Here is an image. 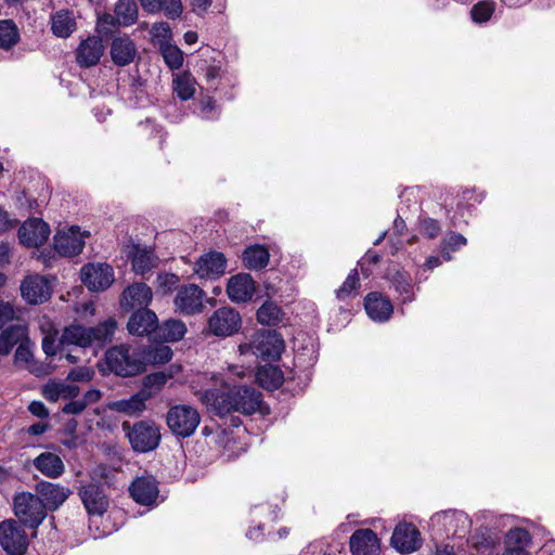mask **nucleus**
Listing matches in <instances>:
<instances>
[{"label":"nucleus","mask_w":555,"mask_h":555,"mask_svg":"<svg viewBox=\"0 0 555 555\" xmlns=\"http://www.w3.org/2000/svg\"><path fill=\"white\" fill-rule=\"evenodd\" d=\"M247 371L242 366H229L227 372L212 374L210 379L215 388L207 389L202 401L218 415H225L232 411L250 415L261 410V393L254 387L236 385V378L243 379Z\"/></svg>","instance_id":"f257e3e1"},{"label":"nucleus","mask_w":555,"mask_h":555,"mask_svg":"<svg viewBox=\"0 0 555 555\" xmlns=\"http://www.w3.org/2000/svg\"><path fill=\"white\" fill-rule=\"evenodd\" d=\"M116 325V321L113 318L92 327H86L81 324H70L63 330L60 344L66 346L75 345L81 348L91 346L103 347L112 340Z\"/></svg>","instance_id":"f03ea898"},{"label":"nucleus","mask_w":555,"mask_h":555,"mask_svg":"<svg viewBox=\"0 0 555 555\" xmlns=\"http://www.w3.org/2000/svg\"><path fill=\"white\" fill-rule=\"evenodd\" d=\"M241 354L251 352L263 361H275L284 350L282 336L272 330L257 332L249 344L238 346Z\"/></svg>","instance_id":"7ed1b4c3"},{"label":"nucleus","mask_w":555,"mask_h":555,"mask_svg":"<svg viewBox=\"0 0 555 555\" xmlns=\"http://www.w3.org/2000/svg\"><path fill=\"white\" fill-rule=\"evenodd\" d=\"M122 430L127 434L133 450L137 452H149L159 444V428L151 421H140L132 426L129 422H124Z\"/></svg>","instance_id":"20e7f679"},{"label":"nucleus","mask_w":555,"mask_h":555,"mask_svg":"<svg viewBox=\"0 0 555 555\" xmlns=\"http://www.w3.org/2000/svg\"><path fill=\"white\" fill-rule=\"evenodd\" d=\"M166 422L171 433L180 438L191 437L201 423L198 411L189 404H177L169 409Z\"/></svg>","instance_id":"39448f33"},{"label":"nucleus","mask_w":555,"mask_h":555,"mask_svg":"<svg viewBox=\"0 0 555 555\" xmlns=\"http://www.w3.org/2000/svg\"><path fill=\"white\" fill-rule=\"evenodd\" d=\"M105 359L108 369L116 375L133 376L143 369L141 357L134 351L131 352L130 348L125 345L107 350Z\"/></svg>","instance_id":"423d86ee"},{"label":"nucleus","mask_w":555,"mask_h":555,"mask_svg":"<svg viewBox=\"0 0 555 555\" xmlns=\"http://www.w3.org/2000/svg\"><path fill=\"white\" fill-rule=\"evenodd\" d=\"M14 512L18 520L30 528L39 526L46 518L47 509L38 494L22 492L14 498Z\"/></svg>","instance_id":"0eeeda50"},{"label":"nucleus","mask_w":555,"mask_h":555,"mask_svg":"<svg viewBox=\"0 0 555 555\" xmlns=\"http://www.w3.org/2000/svg\"><path fill=\"white\" fill-rule=\"evenodd\" d=\"M138 18V7L134 0H118L114 7V13H104L98 18L100 31L108 33L111 28L129 26Z\"/></svg>","instance_id":"6e6552de"},{"label":"nucleus","mask_w":555,"mask_h":555,"mask_svg":"<svg viewBox=\"0 0 555 555\" xmlns=\"http://www.w3.org/2000/svg\"><path fill=\"white\" fill-rule=\"evenodd\" d=\"M470 520L464 512L444 511L436 513L430 518L433 529L444 532L447 535L464 538L470 529Z\"/></svg>","instance_id":"1a4fd4ad"},{"label":"nucleus","mask_w":555,"mask_h":555,"mask_svg":"<svg viewBox=\"0 0 555 555\" xmlns=\"http://www.w3.org/2000/svg\"><path fill=\"white\" fill-rule=\"evenodd\" d=\"M208 331L217 337H229L237 333L242 326L238 311L232 307H221L209 317Z\"/></svg>","instance_id":"9d476101"},{"label":"nucleus","mask_w":555,"mask_h":555,"mask_svg":"<svg viewBox=\"0 0 555 555\" xmlns=\"http://www.w3.org/2000/svg\"><path fill=\"white\" fill-rule=\"evenodd\" d=\"M205 292L195 284L181 286L173 299L176 309L185 315L201 313L204 309Z\"/></svg>","instance_id":"9b49d317"},{"label":"nucleus","mask_w":555,"mask_h":555,"mask_svg":"<svg viewBox=\"0 0 555 555\" xmlns=\"http://www.w3.org/2000/svg\"><path fill=\"white\" fill-rule=\"evenodd\" d=\"M81 280L90 291L102 292L114 282V271L107 263H88L81 269Z\"/></svg>","instance_id":"f8f14e48"},{"label":"nucleus","mask_w":555,"mask_h":555,"mask_svg":"<svg viewBox=\"0 0 555 555\" xmlns=\"http://www.w3.org/2000/svg\"><path fill=\"white\" fill-rule=\"evenodd\" d=\"M0 543L9 554L18 555L26 551L28 539L21 525L7 520L0 525Z\"/></svg>","instance_id":"ddd939ff"},{"label":"nucleus","mask_w":555,"mask_h":555,"mask_svg":"<svg viewBox=\"0 0 555 555\" xmlns=\"http://www.w3.org/2000/svg\"><path fill=\"white\" fill-rule=\"evenodd\" d=\"M50 282L42 275H27L21 283V295L29 305H40L51 296Z\"/></svg>","instance_id":"4468645a"},{"label":"nucleus","mask_w":555,"mask_h":555,"mask_svg":"<svg viewBox=\"0 0 555 555\" xmlns=\"http://www.w3.org/2000/svg\"><path fill=\"white\" fill-rule=\"evenodd\" d=\"M124 254L131 261L132 270L137 274H144L156 268L158 258L154 250L147 246H142L133 242H129L122 247Z\"/></svg>","instance_id":"2eb2a0df"},{"label":"nucleus","mask_w":555,"mask_h":555,"mask_svg":"<svg viewBox=\"0 0 555 555\" xmlns=\"http://www.w3.org/2000/svg\"><path fill=\"white\" fill-rule=\"evenodd\" d=\"M131 498L139 504L153 505L159 494L158 482L151 474L137 476L129 487Z\"/></svg>","instance_id":"dca6fc26"},{"label":"nucleus","mask_w":555,"mask_h":555,"mask_svg":"<svg viewBox=\"0 0 555 555\" xmlns=\"http://www.w3.org/2000/svg\"><path fill=\"white\" fill-rule=\"evenodd\" d=\"M193 270L199 279L216 280L224 274L227 259L219 251H209L199 257L194 263Z\"/></svg>","instance_id":"f3484780"},{"label":"nucleus","mask_w":555,"mask_h":555,"mask_svg":"<svg viewBox=\"0 0 555 555\" xmlns=\"http://www.w3.org/2000/svg\"><path fill=\"white\" fill-rule=\"evenodd\" d=\"M391 545L400 553H413L422 545L421 533L412 524H399L393 530Z\"/></svg>","instance_id":"a211bd4d"},{"label":"nucleus","mask_w":555,"mask_h":555,"mask_svg":"<svg viewBox=\"0 0 555 555\" xmlns=\"http://www.w3.org/2000/svg\"><path fill=\"white\" fill-rule=\"evenodd\" d=\"M79 496L88 514L102 516L108 507V499L102 486L88 483L79 489Z\"/></svg>","instance_id":"6ab92c4d"},{"label":"nucleus","mask_w":555,"mask_h":555,"mask_svg":"<svg viewBox=\"0 0 555 555\" xmlns=\"http://www.w3.org/2000/svg\"><path fill=\"white\" fill-rule=\"evenodd\" d=\"M50 228L41 219H29L18 230L20 242L27 247H37L47 242Z\"/></svg>","instance_id":"aec40b11"},{"label":"nucleus","mask_w":555,"mask_h":555,"mask_svg":"<svg viewBox=\"0 0 555 555\" xmlns=\"http://www.w3.org/2000/svg\"><path fill=\"white\" fill-rule=\"evenodd\" d=\"M36 492L44 504L46 509L49 511L57 509L72 493L68 487L49 481L38 482L36 485Z\"/></svg>","instance_id":"412c9836"},{"label":"nucleus","mask_w":555,"mask_h":555,"mask_svg":"<svg viewBox=\"0 0 555 555\" xmlns=\"http://www.w3.org/2000/svg\"><path fill=\"white\" fill-rule=\"evenodd\" d=\"M85 246V235L78 227L67 231H59L54 236V248L62 256H74L81 253Z\"/></svg>","instance_id":"4be33fe9"},{"label":"nucleus","mask_w":555,"mask_h":555,"mask_svg":"<svg viewBox=\"0 0 555 555\" xmlns=\"http://www.w3.org/2000/svg\"><path fill=\"white\" fill-rule=\"evenodd\" d=\"M255 291V281L248 273L235 274L229 279L227 284V294L230 300L236 304L249 301Z\"/></svg>","instance_id":"5701e85b"},{"label":"nucleus","mask_w":555,"mask_h":555,"mask_svg":"<svg viewBox=\"0 0 555 555\" xmlns=\"http://www.w3.org/2000/svg\"><path fill=\"white\" fill-rule=\"evenodd\" d=\"M350 550L353 555H378L379 540L371 529H359L350 537Z\"/></svg>","instance_id":"b1692460"},{"label":"nucleus","mask_w":555,"mask_h":555,"mask_svg":"<svg viewBox=\"0 0 555 555\" xmlns=\"http://www.w3.org/2000/svg\"><path fill=\"white\" fill-rule=\"evenodd\" d=\"M364 308L371 320L380 323L387 322L393 312L389 298L376 292L366 295Z\"/></svg>","instance_id":"393cba45"},{"label":"nucleus","mask_w":555,"mask_h":555,"mask_svg":"<svg viewBox=\"0 0 555 555\" xmlns=\"http://www.w3.org/2000/svg\"><path fill=\"white\" fill-rule=\"evenodd\" d=\"M152 289L144 283H134L121 294L120 306L126 310L143 308L152 300Z\"/></svg>","instance_id":"a878e982"},{"label":"nucleus","mask_w":555,"mask_h":555,"mask_svg":"<svg viewBox=\"0 0 555 555\" xmlns=\"http://www.w3.org/2000/svg\"><path fill=\"white\" fill-rule=\"evenodd\" d=\"M103 53L102 40L98 37H89L78 46L76 60L81 67H91L99 63Z\"/></svg>","instance_id":"bb28decb"},{"label":"nucleus","mask_w":555,"mask_h":555,"mask_svg":"<svg viewBox=\"0 0 555 555\" xmlns=\"http://www.w3.org/2000/svg\"><path fill=\"white\" fill-rule=\"evenodd\" d=\"M128 331L132 335L143 336L156 332L158 319L155 312L149 309H139L129 319Z\"/></svg>","instance_id":"cd10ccee"},{"label":"nucleus","mask_w":555,"mask_h":555,"mask_svg":"<svg viewBox=\"0 0 555 555\" xmlns=\"http://www.w3.org/2000/svg\"><path fill=\"white\" fill-rule=\"evenodd\" d=\"M34 467L43 476L56 479L65 472L63 460L55 453L42 452L33 461Z\"/></svg>","instance_id":"c85d7f7f"},{"label":"nucleus","mask_w":555,"mask_h":555,"mask_svg":"<svg viewBox=\"0 0 555 555\" xmlns=\"http://www.w3.org/2000/svg\"><path fill=\"white\" fill-rule=\"evenodd\" d=\"M137 49L129 37L114 38L111 46V56L117 66H126L133 62Z\"/></svg>","instance_id":"c756f323"},{"label":"nucleus","mask_w":555,"mask_h":555,"mask_svg":"<svg viewBox=\"0 0 555 555\" xmlns=\"http://www.w3.org/2000/svg\"><path fill=\"white\" fill-rule=\"evenodd\" d=\"M50 23L53 35L59 38H67L77 29L75 14L68 10H60L53 13Z\"/></svg>","instance_id":"7c9ffc66"},{"label":"nucleus","mask_w":555,"mask_h":555,"mask_svg":"<svg viewBox=\"0 0 555 555\" xmlns=\"http://www.w3.org/2000/svg\"><path fill=\"white\" fill-rule=\"evenodd\" d=\"M141 7L147 13H159L164 14L169 18H177L183 12V5L181 0H140Z\"/></svg>","instance_id":"2f4dec72"},{"label":"nucleus","mask_w":555,"mask_h":555,"mask_svg":"<svg viewBox=\"0 0 555 555\" xmlns=\"http://www.w3.org/2000/svg\"><path fill=\"white\" fill-rule=\"evenodd\" d=\"M27 335L28 327L25 324L11 325L3 330L0 334V354H9Z\"/></svg>","instance_id":"473e14b6"},{"label":"nucleus","mask_w":555,"mask_h":555,"mask_svg":"<svg viewBox=\"0 0 555 555\" xmlns=\"http://www.w3.org/2000/svg\"><path fill=\"white\" fill-rule=\"evenodd\" d=\"M149 396L144 392H138L128 399L113 401L108 408L113 411L125 413L127 415H135L145 409V401Z\"/></svg>","instance_id":"72a5a7b5"},{"label":"nucleus","mask_w":555,"mask_h":555,"mask_svg":"<svg viewBox=\"0 0 555 555\" xmlns=\"http://www.w3.org/2000/svg\"><path fill=\"white\" fill-rule=\"evenodd\" d=\"M186 333V325L178 319H169L156 328V337L165 341H179Z\"/></svg>","instance_id":"f704fd0d"},{"label":"nucleus","mask_w":555,"mask_h":555,"mask_svg":"<svg viewBox=\"0 0 555 555\" xmlns=\"http://www.w3.org/2000/svg\"><path fill=\"white\" fill-rule=\"evenodd\" d=\"M269 250L261 245L248 246L243 253L244 266L250 270H260L269 262Z\"/></svg>","instance_id":"c9c22d12"},{"label":"nucleus","mask_w":555,"mask_h":555,"mask_svg":"<svg viewBox=\"0 0 555 555\" xmlns=\"http://www.w3.org/2000/svg\"><path fill=\"white\" fill-rule=\"evenodd\" d=\"M257 380L266 389H276L283 383L282 371L273 365L261 366L257 372Z\"/></svg>","instance_id":"e433bc0d"},{"label":"nucleus","mask_w":555,"mask_h":555,"mask_svg":"<svg viewBox=\"0 0 555 555\" xmlns=\"http://www.w3.org/2000/svg\"><path fill=\"white\" fill-rule=\"evenodd\" d=\"M391 284L401 297L402 302H410L414 298L410 275L404 271H398L391 276Z\"/></svg>","instance_id":"4c0bfd02"},{"label":"nucleus","mask_w":555,"mask_h":555,"mask_svg":"<svg viewBox=\"0 0 555 555\" xmlns=\"http://www.w3.org/2000/svg\"><path fill=\"white\" fill-rule=\"evenodd\" d=\"M173 91L183 101L191 99L195 93V79L189 73L177 74L173 77Z\"/></svg>","instance_id":"58836bf2"},{"label":"nucleus","mask_w":555,"mask_h":555,"mask_svg":"<svg viewBox=\"0 0 555 555\" xmlns=\"http://www.w3.org/2000/svg\"><path fill=\"white\" fill-rule=\"evenodd\" d=\"M281 319L282 311L274 302L267 301L257 310V320L261 324L275 325Z\"/></svg>","instance_id":"ea45409f"},{"label":"nucleus","mask_w":555,"mask_h":555,"mask_svg":"<svg viewBox=\"0 0 555 555\" xmlns=\"http://www.w3.org/2000/svg\"><path fill=\"white\" fill-rule=\"evenodd\" d=\"M18 40V31L12 21H0V48L9 49Z\"/></svg>","instance_id":"a19ab883"},{"label":"nucleus","mask_w":555,"mask_h":555,"mask_svg":"<svg viewBox=\"0 0 555 555\" xmlns=\"http://www.w3.org/2000/svg\"><path fill=\"white\" fill-rule=\"evenodd\" d=\"M360 286V280L357 270H352L343 285L336 291V296L338 299L344 300L349 297H353L357 295V291Z\"/></svg>","instance_id":"79ce46f5"},{"label":"nucleus","mask_w":555,"mask_h":555,"mask_svg":"<svg viewBox=\"0 0 555 555\" xmlns=\"http://www.w3.org/2000/svg\"><path fill=\"white\" fill-rule=\"evenodd\" d=\"M529 533L527 530L522 528L511 529L505 538L506 548L521 547L522 550H525V546L529 543Z\"/></svg>","instance_id":"37998d69"},{"label":"nucleus","mask_w":555,"mask_h":555,"mask_svg":"<svg viewBox=\"0 0 555 555\" xmlns=\"http://www.w3.org/2000/svg\"><path fill=\"white\" fill-rule=\"evenodd\" d=\"M162 54L165 63L171 69H178L183 64V54L181 50L176 46H165L162 48Z\"/></svg>","instance_id":"c03bdc74"},{"label":"nucleus","mask_w":555,"mask_h":555,"mask_svg":"<svg viewBox=\"0 0 555 555\" xmlns=\"http://www.w3.org/2000/svg\"><path fill=\"white\" fill-rule=\"evenodd\" d=\"M494 12V4L489 1H481L476 3L470 11L472 18L476 23H483L490 20Z\"/></svg>","instance_id":"a18cd8bd"},{"label":"nucleus","mask_w":555,"mask_h":555,"mask_svg":"<svg viewBox=\"0 0 555 555\" xmlns=\"http://www.w3.org/2000/svg\"><path fill=\"white\" fill-rule=\"evenodd\" d=\"M57 331L49 332L42 338V350L47 356H55L59 351L62 352V349L65 345L60 344V338L56 339Z\"/></svg>","instance_id":"49530a36"},{"label":"nucleus","mask_w":555,"mask_h":555,"mask_svg":"<svg viewBox=\"0 0 555 555\" xmlns=\"http://www.w3.org/2000/svg\"><path fill=\"white\" fill-rule=\"evenodd\" d=\"M420 232L427 238H435L440 234L441 227L437 220L426 217L420 220Z\"/></svg>","instance_id":"de8ad7c7"},{"label":"nucleus","mask_w":555,"mask_h":555,"mask_svg":"<svg viewBox=\"0 0 555 555\" xmlns=\"http://www.w3.org/2000/svg\"><path fill=\"white\" fill-rule=\"evenodd\" d=\"M14 358L16 362L29 363L31 361L33 352L28 335L18 344Z\"/></svg>","instance_id":"09e8293b"},{"label":"nucleus","mask_w":555,"mask_h":555,"mask_svg":"<svg viewBox=\"0 0 555 555\" xmlns=\"http://www.w3.org/2000/svg\"><path fill=\"white\" fill-rule=\"evenodd\" d=\"M443 250L456 251L467 244V240L460 233H450L442 242Z\"/></svg>","instance_id":"8fccbe9b"},{"label":"nucleus","mask_w":555,"mask_h":555,"mask_svg":"<svg viewBox=\"0 0 555 555\" xmlns=\"http://www.w3.org/2000/svg\"><path fill=\"white\" fill-rule=\"evenodd\" d=\"M201 114L205 119H215L218 117L216 101L210 98H204L201 101Z\"/></svg>","instance_id":"3c124183"},{"label":"nucleus","mask_w":555,"mask_h":555,"mask_svg":"<svg viewBox=\"0 0 555 555\" xmlns=\"http://www.w3.org/2000/svg\"><path fill=\"white\" fill-rule=\"evenodd\" d=\"M14 320H18L14 307L10 302H0V328Z\"/></svg>","instance_id":"603ef678"},{"label":"nucleus","mask_w":555,"mask_h":555,"mask_svg":"<svg viewBox=\"0 0 555 555\" xmlns=\"http://www.w3.org/2000/svg\"><path fill=\"white\" fill-rule=\"evenodd\" d=\"M94 372L88 366H78L73 369L67 378L72 382H89L93 377Z\"/></svg>","instance_id":"864d4df0"},{"label":"nucleus","mask_w":555,"mask_h":555,"mask_svg":"<svg viewBox=\"0 0 555 555\" xmlns=\"http://www.w3.org/2000/svg\"><path fill=\"white\" fill-rule=\"evenodd\" d=\"M43 397L51 402H56L61 398V387L60 383L56 382H50L47 385H44L42 389Z\"/></svg>","instance_id":"5fc2aeb1"},{"label":"nucleus","mask_w":555,"mask_h":555,"mask_svg":"<svg viewBox=\"0 0 555 555\" xmlns=\"http://www.w3.org/2000/svg\"><path fill=\"white\" fill-rule=\"evenodd\" d=\"M159 287L163 288L165 293L170 292L179 282V278L176 274L171 273H162L157 278Z\"/></svg>","instance_id":"6e6d98bb"},{"label":"nucleus","mask_w":555,"mask_h":555,"mask_svg":"<svg viewBox=\"0 0 555 555\" xmlns=\"http://www.w3.org/2000/svg\"><path fill=\"white\" fill-rule=\"evenodd\" d=\"M86 408L87 406L81 399H76L66 403L62 411L65 414H80Z\"/></svg>","instance_id":"4d7b16f0"},{"label":"nucleus","mask_w":555,"mask_h":555,"mask_svg":"<svg viewBox=\"0 0 555 555\" xmlns=\"http://www.w3.org/2000/svg\"><path fill=\"white\" fill-rule=\"evenodd\" d=\"M29 412L40 418H44L49 416V411L46 405L41 401H33L28 405Z\"/></svg>","instance_id":"13d9d810"},{"label":"nucleus","mask_w":555,"mask_h":555,"mask_svg":"<svg viewBox=\"0 0 555 555\" xmlns=\"http://www.w3.org/2000/svg\"><path fill=\"white\" fill-rule=\"evenodd\" d=\"M61 398L62 399H74L79 393V388L75 385L60 383Z\"/></svg>","instance_id":"bf43d9fd"},{"label":"nucleus","mask_w":555,"mask_h":555,"mask_svg":"<svg viewBox=\"0 0 555 555\" xmlns=\"http://www.w3.org/2000/svg\"><path fill=\"white\" fill-rule=\"evenodd\" d=\"M192 11L197 15H203L207 12L209 7L211 5L212 0H190Z\"/></svg>","instance_id":"052dcab7"},{"label":"nucleus","mask_w":555,"mask_h":555,"mask_svg":"<svg viewBox=\"0 0 555 555\" xmlns=\"http://www.w3.org/2000/svg\"><path fill=\"white\" fill-rule=\"evenodd\" d=\"M171 358H172V351L170 350L169 347L162 346L156 349V353L154 357L155 360H157L162 363H166V362H169L171 360Z\"/></svg>","instance_id":"680f3d73"},{"label":"nucleus","mask_w":555,"mask_h":555,"mask_svg":"<svg viewBox=\"0 0 555 555\" xmlns=\"http://www.w3.org/2000/svg\"><path fill=\"white\" fill-rule=\"evenodd\" d=\"M205 77L208 82H214L221 77V67L219 65L207 66Z\"/></svg>","instance_id":"e2e57ef3"},{"label":"nucleus","mask_w":555,"mask_h":555,"mask_svg":"<svg viewBox=\"0 0 555 555\" xmlns=\"http://www.w3.org/2000/svg\"><path fill=\"white\" fill-rule=\"evenodd\" d=\"M101 396L102 393L100 390L90 389L83 395V398H81V400L83 401L86 406H88L89 404L98 402L101 399Z\"/></svg>","instance_id":"0e129e2a"},{"label":"nucleus","mask_w":555,"mask_h":555,"mask_svg":"<svg viewBox=\"0 0 555 555\" xmlns=\"http://www.w3.org/2000/svg\"><path fill=\"white\" fill-rule=\"evenodd\" d=\"M170 33V28H169V25L167 23H157V24H154L153 27H152V34L155 36V37H164L166 38Z\"/></svg>","instance_id":"69168bd1"},{"label":"nucleus","mask_w":555,"mask_h":555,"mask_svg":"<svg viewBox=\"0 0 555 555\" xmlns=\"http://www.w3.org/2000/svg\"><path fill=\"white\" fill-rule=\"evenodd\" d=\"M48 428V425L46 423H42V422H39V423H36V424H33L29 428H28V434L33 435V436H39V435H42Z\"/></svg>","instance_id":"338daca9"},{"label":"nucleus","mask_w":555,"mask_h":555,"mask_svg":"<svg viewBox=\"0 0 555 555\" xmlns=\"http://www.w3.org/2000/svg\"><path fill=\"white\" fill-rule=\"evenodd\" d=\"M406 231L405 221L401 217H397L393 221V233L402 235Z\"/></svg>","instance_id":"774afa93"}]
</instances>
